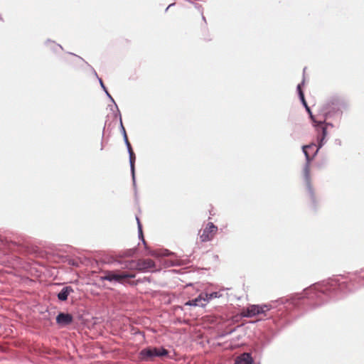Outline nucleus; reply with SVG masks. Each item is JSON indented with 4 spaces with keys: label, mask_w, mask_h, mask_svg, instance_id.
<instances>
[{
    "label": "nucleus",
    "mask_w": 364,
    "mask_h": 364,
    "mask_svg": "<svg viewBox=\"0 0 364 364\" xmlns=\"http://www.w3.org/2000/svg\"><path fill=\"white\" fill-rule=\"evenodd\" d=\"M68 264L73 267H78V262L75 259H70L68 260Z\"/></svg>",
    "instance_id": "obj_23"
},
{
    "label": "nucleus",
    "mask_w": 364,
    "mask_h": 364,
    "mask_svg": "<svg viewBox=\"0 0 364 364\" xmlns=\"http://www.w3.org/2000/svg\"><path fill=\"white\" fill-rule=\"evenodd\" d=\"M137 268L140 271L146 272L155 267L154 262L151 259H139L136 264Z\"/></svg>",
    "instance_id": "obj_11"
},
{
    "label": "nucleus",
    "mask_w": 364,
    "mask_h": 364,
    "mask_svg": "<svg viewBox=\"0 0 364 364\" xmlns=\"http://www.w3.org/2000/svg\"><path fill=\"white\" fill-rule=\"evenodd\" d=\"M129 166H130V171H131L132 181H133V186L134 188H136V178H135L136 156L134 152H132L130 154H129Z\"/></svg>",
    "instance_id": "obj_13"
},
{
    "label": "nucleus",
    "mask_w": 364,
    "mask_h": 364,
    "mask_svg": "<svg viewBox=\"0 0 364 364\" xmlns=\"http://www.w3.org/2000/svg\"><path fill=\"white\" fill-rule=\"evenodd\" d=\"M56 323L60 326H66L73 321V316L69 313L60 312L55 318Z\"/></svg>",
    "instance_id": "obj_9"
},
{
    "label": "nucleus",
    "mask_w": 364,
    "mask_h": 364,
    "mask_svg": "<svg viewBox=\"0 0 364 364\" xmlns=\"http://www.w3.org/2000/svg\"><path fill=\"white\" fill-rule=\"evenodd\" d=\"M127 151H128L129 154H130L132 152H134L132 146H129V147H127Z\"/></svg>",
    "instance_id": "obj_29"
},
{
    "label": "nucleus",
    "mask_w": 364,
    "mask_h": 364,
    "mask_svg": "<svg viewBox=\"0 0 364 364\" xmlns=\"http://www.w3.org/2000/svg\"><path fill=\"white\" fill-rule=\"evenodd\" d=\"M334 144H335L336 145H337V146H341L342 145V141H341V140L340 139H336L334 140Z\"/></svg>",
    "instance_id": "obj_24"
},
{
    "label": "nucleus",
    "mask_w": 364,
    "mask_h": 364,
    "mask_svg": "<svg viewBox=\"0 0 364 364\" xmlns=\"http://www.w3.org/2000/svg\"><path fill=\"white\" fill-rule=\"evenodd\" d=\"M124 144L126 145V147H129V146H131V144L129 143V140H128V138H126V139L124 140Z\"/></svg>",
    "instance_id": "obj_27"
},
{
    "label": "nucleus",
    "mask_w": 364,
    "mask_h": 364,
    "mask_svg": "<svg viewBox=\"0 0 364 364\" xmlns=\"http://www.w3.org/2000/svg\"><path fill=\"white\" fill-rule=\"evenodd\" d=\"M195 6H196V8H197L198 10H200V9H201V6H200V5H199V4H196L195 5Z\"/></svg>",
    "instance_id": "obj_32"
},
{
    "label": "nucleus",
    "mask_w": 364,
    "mask_h": 364,
    "mask_svg": "<svg viewBox=\"0 0 364 364\" xmlns=\"http://www.w3.org/2000/svg\"><path fill=\"white\" fill-rule=\"evenodd\" d=\"M311 123L316 134L317 143H311L302 146V151L306 159V163L303 168V175L307 194L311 201V208L316 210L318 207V200L311 183L310 164L319 150L326 144L328 141V132L326 127L323 125V122H318V119L316 120V122Z\"/></svg>",
    "instance_id": "obj_2"
},
{
    "label": "nucleus",
    "mask_w": 364,
    "mask_h": 364,
    "mask_svg": "<svg viewBox=\"0 0 364 364\" xmlns=\"http://www.w3.org/2000/svg\"><path fill=\"white\" fill-rule=\"evenodd\" d=\"M207 305L204 292L200 293L197 297L190 299L185 303V306L205 307Z\"/></svg>",
    "instance_id": "obj_10"
},
{
    "label": "nucleus",
    "mask_w": 364,
    "mask_h": 364,
    "mask_svg": "<svg viewBox=\"0 0 364 364\" xmlns=\"http://www.w3.org/2000/svg\"><path fill=\"white\" fill-rule=\"evenodd\" d=\"M99 82L100 84V86L102 87V89L103 90V91L105 92L106 95L107 96V97L109 99V100L114 103V100L113 99V97L111 96V95L109 93L107 87H105V85H104V82L102 81V80L101 78H99Z\"/></svg>",
    "instance_id": "obj_17"
},
{
    "label": "nucleus",
    "mask_w": 364,
    "mask_h": 364,
    "mask_svg": "<svg viewBox=\"0 0 364 364\" xmlns=\"http://www.w3.org/2000/svg\"><path fill=\"white\" fill-rule=\"evenodd\" d=\"M254 360L250 353H245L235 360V364H253Z\"/></svg>",
    "instance_id": "obj_14"
},
{
    "label": "nucleus",
    "mask_w": 364,
    "mask_h": 364,
    "mask_svg": "<svg viewBox=\"0 0 364 364\" xmlns=\"http://www.w3.org/2000/svg\"><path fill=\"white\" fill-rule=\"evenodd\" d=\"M218 227L212 222H209L200 235V240L202 242H209L213 239L218 232Z\"/></svg>",
    "instance_id": "obj_7"
},
{
    "label": "nucleus",
    "mask_w": 364,
    "mask_h": 364,
    "mask_svg": "<svg viewBox=\"0 0 364 364\" xmlns=\"http://www.w3.org/2000/svg\"><path fill=\"white\" fill-rule=\"evenodd\" d=\"M136 222H137V229H139V223H141L140 222V220L138 217H136Z\"/></svg>",
    "instance_id": "obj_31"
},
{
    "label": "nucleus",
    "mask_w": 364,
    "mask_h": 364,
    "mask_svg": "<svg viewBox=\"0 0 364 364\" xmlns=\"http://www.w3.org/2000/svg\"><path fill=\"white\" fill-rule=\"evenodd\" d=\"M2 17H1V15H0V21H2Z\"/></svg>",
    "instance_id": "obj_36"
},
{
    "label": "nucleus",
    "mask_w": 364,
    "mask_h": 364,
    "mask_svg": "<svg viewBox=\"0 0 364 364\" xmlns=\"http://www.w3.org/2000/svg\"><path fill=\"white\" fill-rule=\"evenodd\" d=\"M328 119H325V117H323L322 119L318 120V122H323V125L325 126V127H326V129L328 127L333 128L334 127L333 123L332 122H328Z\"/></svg>",
    "instance_id": "obj_20"
},
{
    "label": "nucleus",
    "mask_w": 364,
    "mask_h": 364,
    "mask_svg": "<svg viewBox=\"0 0 364 364\" xmlns=\"http://www.w3.org/2000/svg\"><path fill=\"white\" fill-rule=\"evenodd\" d=\"M304 81H305V80L304 78L303 80L300 83L298 84V85L296 87V91L298 93L299 98L302 105L305 108L306 112L309 114V118H310L311 122H316V120H317V119H316V117L313 114L310 107H309V105L306 101L305 97H304V91L302 90V87L304 85Z\"/></svg>",
    "instance_id": "obj_8"
},
{
    "label": "nucleus",
    "mask_w": 364,
    "mask_h": 364,
    "mask_svg": "<svg viewBox=\"0 0 364 364\" xmlns=\"http://www.w3.org/2000/svg\"><path fill=\"white\" fill-rule=\"evenodd\" d=\"M168 351L164 347L159 348L156 347H147L142 349L139 353L140 359L143 361H149L156 357H164L168 355Z\"/></svg>",
    "instance_id": "obj_5"
},
{
    "label": "nucleus",
    "mask_w": 364,
    "mask_h": 364,
    "mask_svg": "<svg viewBox=\"0 0 364 364\" xmlns=\"http://www.w3.org/2000/svg\"><path fill=\"white\" fill-rule=\"evenodd\" d=\"M348 108L349 105L346 100L339 96L333 95L327 98L321 105L319 112L325 119L340 122L343 112Z\"/></svg>",
    "instance_id": "obj_3"
},
{
    "label": "nucleus",
    "mask_w": 364,
    "mask_h": 364,
    "mask_svg": "<svg viewBox=\"0 0 364 364\" xmlns=\"http://www.w3.org/2000/svg\"><path fill=\"white\" fill-rule=\"evenodd\" d=\"M272 304H264V305H250L245 310L243 311L242 315L243 317L251 318L260 314H264L265 312L272 309Z\"/></svg>",
    "instance_id": "obj_6"
},
{
    "label": "nucleus",
    "mask_w": 364,
    "mask_h": 364,
    "mask_svg": "<svg viewBox=\"0 0 364 364\" xmlns=\"http://www.w3.org/2000/svg\"><path fill=\"white\" fill-rule=\"evenodd\" d=\"M236 331V328H234L228 331H223L222 332L219 336H218V338H225L227 336H229V335H231L232 333H233L235 331Z\"/></svg>",
    "instance_id": "obj_21"
},
{
    "label": "nucleus",
    "mask_w": 364,
    "mask_h": 364,
    "mask_svg": "<svg viewBox=\"0 0 364 364\" xmlns=\"http://www.w3.org/2000/svg\"><path fill=\"white\" fill-rule=\"evenodd\" d=\"M118 114H119V129H120V132H121L122 134L123 135L124 133H127V132H126L125 128L122 123V115H121L120 111H118Z\"/></svg>",
    "instance_id": "obj_22"
},
{
    "label": "nucleus",
    "mask_w": 364,
    "mask_h": 364,
    "mask_svg": "<svg viewBox=\"0 0 364 364\" xmlns=\"http://www.w3.org/2000/svg\"><path fill=\"white\" fill-rule=\"evenodd\" d=\"M364 286V269L351 274L328 278L306 288L294 298V304H305L307 310H314L331 300L342 298L355 286Z\"/></svg>",
    "instance_id": "obj_1"
},
{
    "label": "nucleus",
    "mask_w": 364,
    "mask_h": 364,
    "mask_svg": "<svg viewBox=\"0 0 364 364\" xmlns=\"http://www.w3.org/2000/svg\"><path fill=\"white\" fill-rule=\"evenodd\" d=\"M202 18H203V20L205 21V16H202Z\"/></svg>",
    "instance_id": "obj_35"
},
{
    "label": "nucleus",
    "mask_w": 364,
    "mask_h": 364,
    "mask_svg": "<svg viewBox=\"0 0 364 364\" xmlns=\"http://www.w3.org/2000/svg\"><path fill=\"white\" fill-rule=\"evenodd\" d=\"M74 292V289L71 286H65L57 294V298L60 301H65L68 300L70 294Z\"/></svg>",
    "instance_id": "obj_12"
},
{
    "label": "nucleus",
    "mask_w": 364,
    "mask_h": 364,
    "mask_svg": "<svg viewBox=\"0 0 364 364\" xmlns=\"http://www.w3.org/2000/svg\"><path fill=\"white\" fill-rule=\"evenodd\" d=\"M104 147H103V144H102V141L101 142V145H100V150H103Z\"/></svg>",
    "instance_id": "obj_34"
},
{
    "label": "nucleus",
    "mask_w": 364,
    "mask_h": 364,
    "mask_svg": "<svg viewBox=\"0 0 364 364\" xmlns=\"http://www.w3.org/2000/svg\"><path fill=\"white\" fill-rule=\"evenodd\" d=\"M204 296L208 304L213 299L220 298L221 296V294L218 291H213L210 294L204 292Z\"/></svg>",
    "instance_id": "obj_16"
},
{
    "label": "nucleus",
    "mask_w": 364,
    "mask_h": 364,
    "mask_svg": "<svg viewBox=\"0 0 364 364\" xmlns=\"http://www.w3.org/2000/svg\"><path fill=\"white\" fill-rule=\"evenodd\" d=\"M45 45L48 46L51 50H53L54 53L58 52V49L63 50V48L61 45L55 43L54 41H52L50 39H47L45 42Z\"/></svg>",
    "instance_id": "obj_15"
},
{
    "label": "nucleus",
    "mask_w": 364,
    "mask_h": 364,
    "mask_svg": "<svg viewBox=\"0 0 364 364\" xmlns=\"http://www.w3.org/2000/svg\"><path fill=\"white\" fill-rule=\"evenodd\" d=\"M135 275L128 272H121L119 271H105L104 275L100 277L101 281H108L113 284H124L127 279H132Z\"/></svg>",
    "instance_id": "obj_4"
},
{
    "label": "nucleus",
    "mask_w": 364,
    "mask_h": 364,
    "mask_svg": "<svg viewBox=\"0 0 364 364\" xmlns=\"http://www.w3.org/2000/svg\"><path fill=\"white\" fill-rule=\"evenodd\" d=\"M174 4H175L174 3H173V4H169V5L168 6V7L166 9L165 11L166 12V11H168V9L170 7L173 6Z\"/></svg>",
    "instance_id": "obj_30"
},
{
    "label": "nucleus",
    "mask_w": 364,
    "mask_h": 364,
    "mask_svg": "<svg viewBox=\"0 0 364 364\" xmlns=\"http://www.w3.org/2000/svg\"><path fill=\"white\" fill-rule=\"evenodd\" d=\"M114 107H115V109H116V110H117L116 113L114 114V117H118V118H119L118 111H119V109L118 106H117V105L116 104V102H114Z\"/></svg>",
    "instance_id": "obj_25"
},
{
    "label": "nucleus",
    "mask_w": 364,
    "mask_h": 364,
    "mask_svg": "<svg viewBox=\"0 0 364 364\" xmlns=\"http://www.w3.org/2000/svg\"><path fill=\"white\" fill-rule=\"evenodd\" d=\"M2 17H1V15H0V21H2Z\"/></svg>",
    "instance_id": "obj_37"
},
{
    "label": "nucleus",
    "mask_w": 364,
    "mask_h": 364,
    "mask_svg": "<svg viewBox=\"0 0 364 364\" xmlns=\"http://www.w3.org/2000/svg\"><path fill=\"white\" fill-rule=\"evenodd\" d=\"M317 146H316L314 149H307L308 152L309 153L310 156H313V154L314 152V151L316 150Z\"/></svg>",
    "instance_id": "obj_28"
},
{
    "label": "nucleus",
    "mask_w": 364,
    "mask_h": 364,
    "mask_svg": "<svg viewBox=\"0 0 364 364\" xmlns=\"http://www.w3.org/2000/svg\"><path fill=\"white\" fill-rule=\"evenodd\" d=\"M138 237H139V239L140 240H141L142 243L144 244V245L146 248V241L144 240V234H143V230H142V225H141V223H139Z\"/></svg>",
    "instance_id": "obj_18"
},
{
    "label": "nucleus",
    "mask_w": 364,
    "mask_h": 364,
    "mask_svg": "<svg viewBox=\"0 0 364 364\" xmlns=\"http://www.w3.org/2000/svg\"><path fill=\"white\" fill-rule=\"evenodd\" d=\"M68 54H70V55H72L75 56V58H77L78 60H80V61H82V62L85 63L86 65H87V66L90 67V68H91V69H92V71H93L94 75H95V76L97 77V78L99 80V78H100V77H98L97 73H96V71H95V70H94V69H93V68H92V67H91L88 63H87V62H86V61H85L82 58H81V57H80V56H79V55H75V53H70V52H69V53H68Z\"/></svg>",
    "instance_id": "obj_19"
},
{
    "label": "nucleus",
    "mask_w": 364,
    "mask_h": 364,
    "mask_svg": "<svg viewBox=\"0 0 364 364\" xmlns=\"http://www.w3.org/2000/svg\"><path fill=\"white\" fill-rule=\"evenodd\" d=\"M124 144L126 145V147H129V146H131V144L129 143V140H128V138H126V139L124 140Z\"/></svg>",
    "instance_id": "obj_26"
},
{
    "label": "nucleus",
    "mask_w": 364,
    "mask_h": 364,
    "mask_svg": "<svg viewBox=\"0 0 364 364\" xmlns=\"http://www.w3.org/2000/svg\"><path fill=\"white\" fill-rule=\"evenodd\" d=\"M122 136H123V139L124 140L126 139V138H128L127 135V133H124Z\"/></svg>",
    "instance_id": "obj_33"
}]
</instances>
